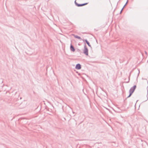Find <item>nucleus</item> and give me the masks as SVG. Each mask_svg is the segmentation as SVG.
<instances>
[{"label":"nucleus","mask_w":148,"mask_h":148,"mask_svg":"<svg viewBox=\"0 0 148 148\" xmlns=\"http://www.w3.org/2000/svg\"><path fill=\"white\" fill-rule=\"evenodd\" d=\"M88 3H83V4H77V7H80V6H84V5H85L87 4Z\"/></svg>","instance_id":"obj_5"},{"label":"nucleus","mask_w":148,"mask_h":148,"mask_svg":"<svg viewBox=\"0 0 148 148\" xmlns=\"http://www.w3.org/2000/svg\"><path fill=\"white\" fill-rule=\"evenodd\" d=\"M124 8H123H123H122V9H121V12H120V14H121V12H122V11H123V9Z\"/></svg>","instance_id":"obj_11"},{"label":"nucleus","mask_w":148,"mask_h":148,"mask_svg":"<svg viewBox=\"0 0 148 148\" xmlns=\"http://www.w3.org/2000/svg\"><path fill=\"white\" fill-rule=\"evenodd\" d=\"M70 49V50L73 52H74L75 50L74 47L71 44Z\"/></svg>","instance_id":"obj_4"},{"label":"nucleus","mask_w":148,"mask_h":148,"mask_svg":"<svg viewBox=\"0 0 148 148\" xmlns=\"http://www.w3.org/2000/svg\"><path fill=\"white\" fill-rule=\"evenodd\" d=\"M84 41H85L86 43H87V44L91 48H92V47L91 45L90 44V43L87 40V39H85L84 40Z\"/></svg>","instance_id":"obj_6"},{"label":"nucleus","mask_w":148,"mask_h":148,"mask_svg":"<svg viewBox=\"0 0 148 148\" xmlns=\"http://www.w3.org/2000/svg\"><path fill=\"white\" fill-rule=\"evenodd\" d=\"M83 53L86 56L88 55V49L85 44L84 46V49L83 51Z\"/></svg>","instance_id":"obj_2"},{"label":"nucleus","mask_w":148,"mask_h":148,"mask_svg":"<svg viewBox=\"0 0 148 148\" xmlns=\"http://www.w3.org/2000/svg\"><path fill=\"white\" fill-rule=\"evenodd\" d=\"M130 75H129V77H128V81L127 82H126L127 83H128L129 82V81H130Z\"/></svg>","instance_id":"obj_8"},{"label":"nucleus","mask_w":148,"mask_h":148,"mask_svg":"<svg viewBox=\"0 0 148 148\" xmlns=\"http://www.w3.org/2000/svg\"><path fill=\"white\" fill-rule=\"evenodd\" d=\"M75 5L77 6V4H78L76 2V0H75Z\"/></svg>","instance_id":"obj_9"},{"label":"nucleus","mask_w":148,"mask_h":148,"mask_svg":"<svg viewBox=\"0 0 148 148\" xmlns=\"http://www.w3.org/2000/svg\"><path fill=\"white\" fill-rule=\"evenodd\" d=\"M136 85H134L132 87H131L130 89L129 90V92L130 94L126 98V99H127V98H128L129 97H130L131 95H132V94L133 93V92H134L136 88Z\"/></svg>","instance_id":"obj_1"},{"label":"nucleus","mask_w":148,"mask_h":148,"mask_svg":"<svg viewBox=\"0 0 148 148\" xmlns=\"http://www.w3.org/2000/svg\"><path fill=\"white\" fill-rule=\"evenodd\" d=\"M127 3H128V1H127V2H126V3L124 5V6H123V8H124V7H125L126 6V4H127Z\"/></svg>","instance_id":"obj_10"},{"label":"nucleus","mask_w":148,"mask_h":148,"mask_svg":"<svg viewBox=\"0 0 148 148\" xmlns=\"http://www.w3.org/2000/svg\"><path fill=\"white\" fill-rule=\"evenodd\" d=\"M75 68L77 70H79L81 68V65L79 64H77L75 66Z\"/></svg>","instance_id":"obj_3"},{"label":"nucleus","mask_w":148,"mask_h":148,"mask_svg":"<svg viewBox=\"0 0 148 148\" xmlns=\"http://www.w3.org/2000/svg\"><path fill=\"white\" fill-rule=\"evenodd\" d=\"M73 35L74 37L75 38H77L79 39H82L81 38L80 36H78L77 35Z\"/></svg>","instance_id":"obj_7"},{"label":"nucleus","mask_w":148,"mask_h":148,"mask_svg":"<svg viewBox=\"0 0 148 148\" xmlns=\"http://www.w3.org/2000/svg\"><path fill=\"white\" fill-rule=\"evenodd\" d=\"M145 54H146V55H147V52L146 51H145Z\"/></svg>","instance_id":"obj_12"}]
</instances>
